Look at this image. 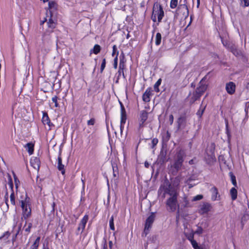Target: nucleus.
Wrapping results in <instances>:
<instances>
[{
  "label": "nucleus",
  "instance_id": "nucleus-20",
  "mask_svg": "<svg viewBox=\"0 0 249 249\" xmlns=\"http://www.w3.org/2000/svg\"><path fill=\"white\" fill-rule=\"evenodd\" d=\"M48 5L50 15L53 16V12L57 9V4L54 1H50Z\"/></svg>",
  "mask_w": 249,
  "mask_h": 249
},
{
  "label": "nucleus",
  "instance_id": "nucleus-23",
  "mask_svg": "<svg viewBox=\"0 0 249 249\" xmlns=\"http://www.w3.org/2000/svg\"><path fill=\"white\" fill-rule=\"evenodd\" d=\"M120 60L119 68L120 69L124 70L125 67V61L124 60V55L123 52L122 53L120 56Z\"/></svg>",
  "mask_w": 249,
  "mask_h": 249
},
{
  "label": "nucleus",
  "instance_id": "nucleus-27",
  "mask_svg": "<svg viewBox=\"0 0 249 249\" xmlns=\"http://www.w3.org/2000/svg\"><path fill=\"white\" fill-rule=\"evenodd\" d=\"M101 47L98 44H96L92 50L90 51V52H93L94 54H97L100 52Z\"/></svg>",
  "mask_w": 249,
  "mask_h": 249
},
{
  "label": "nucleus",
  "instance_id": "nucleus-37",
  "mask_svg": "<svg viewBox=\"0 0 249 249\" xmlns=\"http://www.w3.org/2000/svg\"><path fill=\"white\" fill-rule=\"evenodd\" d=\"M106 59L104 58L102 60V62L101 66V68H100L101 72H102L103 71L106 67Z\"/></svg>",
  "mask_w": 249,
  "mask_h": 249
},
{
  "label": "nucleus",
  "instance_id": "nucleus-18",
  "mask_svg": "<svg viewBox=\"0 0 249 249\" xmlns=\"http://www.w3.org/2000/svg\"><path fill=\"white\" fill-rule=\"evenodd\" d=\"M152 94L151 88L147 89L142 95V100L145 102H149L150 101V96Z\"/></svg>",
  "mask_w": 249,
  "mask_h": 249
},
{
  "label": "nucleus",
  "instance_id": "nucleus-60",
  "mask_svg": "<svg viewBox=\"0 0 249 249\" xmlns=\"http://www.w3.org/2000/svg\"><path fill=\"white\" fill-rule=\"evenodd\" d=\"M103 249H107L106 241H105V244L104 245Z\"/></svg>",
  "mask_w": 249,
  "mask_h": 249
},
{
  "label": "nucleus",
  "instance_id": "nucleus-63",
  "mask_svg": "<svg viewBox=\"0 0 249 249\" xmlns=\"http://www.w3.org/2000/svg\"><path fill=\"white\" fill-rule=\"evenodd\" d=\"M246 88L248 89H249V82L247 83L246 86Z\"/></svg>",
  "mask_w": 249,
  "mask_h": 249
},
{
  "label": "nucleus",
  "instance_id": "nucleus-64",
  "mask_svg": "<svg viewBox=\"0 0 249 249\" xmlns=\"http://www.w3.org/2000/svg\"><path fill=\"white\" fill-rule=\"evenodd\" d=\"M42 249H49V248L48 247L45 246L44 245Z\"/></svg>",
  "mask_w": 249,
  "mask_h": 249
},
{
  "label": "nucleus",
  "instance_id": "nucleus-39",
  "mask_svg": "<svg viewBox=\"0 0 249 249\" xmlns=\"http://www.w3.org/2000/svg\"><path fill=\"white\" fill-rule=\"evenodd\" d=\"M203 198V196L201 195H198L195 196H194L192 199L193 201H197V200H201V199Z\"/></svg>",
  "mask_w": 249,
  "mask_h": 249
},
{
  "label": "nucleus",
  "instance_id": "nucleus-55",
  "mask_svg": "<svg viewBox=\"0 0 249 249\" xmlns=\"http://www.w3.org/2000/svg\"><path fill=\"white\" fill-rule=\"evenodd\" d=\"M118 73H119V75H121L122 73L123 74V76H124V70L123 69H120L119 68V71H118Z\"/></svg>",
  "mask_w": 249,
  "mask_h": 249
},
{
  "label": "nucleus",
  "instance_id": "nucleus-15",
  "mask_svg": "<svg viewBox=\"0 0 249 249\" xmlns=\"http://www.w3.org/2000/svg\"><path fill=\"white\" fill-rule=\"evenodd\" d=\"M57 168L61 171V174L64 175L65 173V166L62 163V158L61 157V152H59V156L57 159Z\"/></svg>",
  "mask_w": 249,
  "mask_h": 249
},
{
  "label": "nucleus",
  "instance_id": "nucleus-21",
  "mask_svg": "<svg viewBox=\"0 0 249 249\" xmlns=\"http://www.w3.org/2000/svg\"><path fill=\"white\" fill-rule=\"evenodd\" d=\"M31 164L35 169H38L39 168L40 161L38 158H35L31 160Z\"/></svg>",
  "mask_w": 249,
  "mask_h": 249
},
{
  "label": "nucleus",
  "instance_id": "nucleus-16",
  "mask_svg": "<svg viewBox=\"0 0 249 249\" xmlns=\"http://www.w3.org/2000/svg\"><path fill=\"white\" fill-rule=\"evenodd\" d=\"M212 209V205L207 202L203 203L200 206V211L202 213H207Z\"/></svg>",
  "mask_w": 249,
  "mask_h": 249
},
{
  "label": "nucleus",
  "instance_id": "nucleus-7",
  "mask_svg": "<svg viewBox=\"0 0 249 249\" xmlns=\"http://www.w3.org/2000/svg\"><path fill=\"white\" fill-rule=\"evenodd\" d=\"M88 219L89 216L88 215H85L81 219L76 231V234L77 235L83 232L85 228V226L88 221Z\"/></svg>",
  "mask_w": 249,
  "mask_h": 249
},
{
  "label": "nucleus",
  "instance_id": "nucleus-46",
  "mask_svg": "<svg viewBox=\"0 0 249 249\" xmlns=\"http://www.w3.org/2000/svg\"><path fill=\"white\" fill-rule=\"evenodd\" d=\"M205 108V107H203L202 109H200L199 110H198V111L197 112V115L199 117H201V116L202 115V114L204 112Z\"/></svg>",
  "mask_w": 249,
  "mask_h": 249
},
{
  "label": "nucleus",
  "instance_id": "nucleus-34",
  "mask_svg": "<svg viewBox=\"0 0 249 249\" xmlns=\"http://www.w3.org/2000/svg\"><path fill=\"white\" fill-rule=\"evenodd\" d=\"M10 235V233L9 231H6L5 232L3 235L0 237V240L4 239L5 240H6L8 238Z\"/></svg>",
  "mask_w": 249,
  "mask_h": 249
},
{
  "label": "nucleus",
  "instance_id": "nucleus-36",
  "mask_svg": "<svg viewBox=\"0 0 249 249\" xmlns=\"http://www.w3.org/2000/svg\"><path fill=\"white\" fill-rule=\"evenodd\" d=\"M191 243L194 249H200L196 240L191 241Z\"/></svg>",
  "mask_w": 249,
  "mask_h": 249
},
{
  "label": "nucleus",
  "instance_id": "nucleus-10",
  "mask_svg": "<svg viewBox=\"0 0 249 249\" xmlns=\"http://www.w3.org/2000/svg\"><path fill=\"white\" fill-rule=\"evenodd\" d=\"M210 192L212 194L211 199L213 201L218 200L220 199V196L219 194L217 188L213 186L211 189Z\"/></svg>",
  "mask_w": 249,
  "mask_h": 249
},
{
  "label": "nucleus",
  "instance_id": "nucleus-19",
  "mask_svg": "<svg viewBox=\"0 0 249 249\" xmlns=\"http://www.w3.org/2000/svg\"><path fill=\"white\" fill-rule=\"evenodd\" d=\"M207 88V85L203 84L202 80L200 82L198 87H197L196 90L201 95L204 93Z\"/></svg>",
  "mask_w": 249,
  "mask_h": 249
},
{
  "label": "nucleus",
  "instance_id": "nucleus-32",
  "mask_svg": "<svg viewBox=\"0 0 249 249\" xmlns=\"http://www.w3.org/2000/svg\"><path fill=\"white\" fill-rule=\"evenodd\" d=\"M109 227H110V229L112 230V231H114L115 230V227H114V217H113V216H112L109 220Z\"/></svg>",
  "mask_w": 249,
  "mask_h": 249
},
{
  "label": "nucleus",
  "instance_id": "nucleus-41",
  "mask_svg": "<svg viewBox=\"0 0 249 249\" xmlns=\"http://www.w3.org/2000/svg\"><path fill=\"white\" fill-rule=\"evenodd\" d=\"M53 103H54V107H58V104L57 103V97L55 96L52 98V99Z\"/></svg>",
  "mask_w": 249,
  "mask_h": 249
},
{
  "label": "nucleus",
  "instance_id": "nucleus-54",
  "mask_svg": "<svg viewBox=\"0 0 249 249\" xmlns=\"http://www.w3.org/2000/svg\"><path fill=\"white\" fill-rule=\"evenodd\" d=\"M40 237H37V238L36 239L35 241L34 242V244H36V245H39V243L40 241Z\"/></svg>",
  "mask_w": 249,
  "mask_h": 249
},
{
  "label": "nucleus",
  "instance_id": "nucleus-8",
  "mask_svg": "<svg viewBox=\"0 0 249 249\" xmlns=\"http://www.w3.org/2000/svg\"><path fill=\"white\" fill-rule=\"evenodd\" d=\"M121 105V124H120V130L121 132L122 133L123 129L124 128V125L125 123L126 120V114L124 107L123 104L121 102H120Z\"/></svg>",
  "mask_w": 249,
  "mask_h": 249
},
{
  "label": "nucleus",
  "instance_id": "nucleus-33",
  "mask_svg": "<svg viewBox=\"0 0 249 249\" xmlns=\"http://www.w3.org/2000/svg\"><path fill=\"white\" fill-rule=\"evenodd\" d=\"M194 232H191L188 234H186V237L190 241L194 240Z\"/></svg>",
  "mask_w": 249,
  "mask_h": 249
},
{
  "label": "nucleus",
  "instance_id": "nucleus-22",
  "mask_svg": "<svg viewBox=\"0 0 249 249\" xmlns=\"http://www.w3.org/2000/svg\"><path fill=\"white\" fill-rule=\"evenodd\" d=\"M202 95L195 90L192 94V97L190 98V102L191 104H193L196 101L199 99Z\"/></svg>",
  "mask_w": 249,
  "mask_h": 249
},
{
  "label": "nucleus",
  "instance_id": "nucleus-58",
  "mask_svg": "<svg viewBox=\"0 0 249 249\" xmlns=\"http://www.w3.org/2000/svg\"><path fill=\"white\" fill-rule=\"evenodd\" d=\"M144 165H145V167H146V168H148L149 167V164L148 163V162L147 161H145V163H144Z\"/></svg>",
  "mask_w": 249,
  "mask_h": 249
},
{
  "label": "nucleus",
  "instance_id": "nucleus-3",
  "mask_svg": "<svg viewBox=\"0 0 249 249\" xmlns=\"http://www.w3.org/2000/svg\"><path fill=\"white\" fill-rule=\"evenodd\" d=\"M20 203L22 209L23 216L25 219H27L31 214V209L30 207V198L26 194L24 200H21Z\"/></svg>",
  "mask_w": 249,
  "mask_h": 249
},
{
  "label": "nucleus",
  "instance_id": "nucleus-61",
  "mask_svg": "<svg viewBox=\"0 0 249 249\" xmlns=\"http://www.w3.org/2000/svg\"><path fill=\"white\" fill-rule=\"evenodd\" d=\"M112 241H109V248H112Z\"/></svg>",
  "mask_w": 249,
  "mask_h": 249
},
{
  "label": "nucleus",
  "instance_id": "nucleus-35",
  "mask_svg": "<svg viewBox=\"0 0 249 249\" xmlns=\"http://www.w3.org/2000/svg\"><path fill=\"white\" fill-rule=\"evenodd\" d=\"M119 54V52H117V55L115 58L114 59V63H113V67L114 69H116L117 68L118 66V55Z\"/></svg>",
  "mask_w": 249,
  "mask_h": 249
},
{
  "label": "nucleus",
  "instance_id": "nucleus-62",
  "mask_svg": "<svg viewBox=\"0 0 249 249\" xmlns=\"http://www.w3.org/2000/svg\"><path fill=\"white\" fill-rule=\"evenodd\" d=\"M55 206V204L54 202H53V204H52V207H53V211H54V207Z\"/></svg>",
  "mask_w": 249,
  "mask_h": 249
},
{
  "label": "nucleus",
  "instance_id": "nucleus-2",
  "mask_svg": "<svg viewBox=\"0 0 249 249\" xmlns=\"http://www.w3.org/2000/svg\"><path fill=\"white\" fill-rule=\"evenodd\" d=\"M48 28L44 33L42 36V39L44 41L49 43L51 40L52 36L51 34L53 32V29L56 27V21L53 19V16H50L49 18L47 19Z\"/></svg>",
  "mask_w": 249,
  "mask_h": 249
},
{
  "label": "nucleus",
  "instance_id": "nucleus-56",
  "mask_svg": "<svg viewBox=\"0 0 249 249\" xmlns=\"http://www.w3.org/2000/svg\"><path fill=\"white\" fill-rule=\"evenodd\" d=\"M221 41H222V42L223 45L224 46L228 48V45H229V44H228V43H227V42H224L223 41V38H222V37H221Z\"/></svg>",
  "mask_w": 249,
  "mask_h": 249
},
{
  "label": "nucleus",
  "instance_id": "nucleus-48",
  "mask_svg": "<svg viewBox=\"0 0 249 249\" xmlns=\"http://www.w3.org/2000/svg\"><path fill=\"white\" fill-rule=\"evenodd\" d=\"M32 227V224L31 223H29L28 225V227L25 229V231L29 232L30 231Z\"/></svg>",
  "mask_w": 249,
  "mask_h": 249
},
{
  "label": "nucleus",
  "instance_id": "nucleus-51",
  "mask_svg": "<svg viewBox=\"0 0 249 249\" xmlns=\"http://www.w3.org/2000/svg\"><path fill=\"white\" fill-rule=\"evenodd\" d=\"M156 14L152 13V15L151 16V19L153 22H155L156 21Z\"/></svg>",
  "mask_w": 249,
  "mask_h": 249
},
{
  "label": "nucleus",
  "instance_id": "nucleus-14",
  "mask_svg": "<svg viewBox=\"0 0 249 249\" xmlns=\"http://www.w3.org/2000/svg\"><path fill=\"white\" fill-rule=\"evenodd\" d=\"M148 118V113L145 110H142L140 117V127H143V124Z\"/></svg>",
  "mask_w": 249,
  "mask_h": 249
},
{
  "label": "nucleus",
  "instance_id": "nucleus-47",
  "mask_svg": "<svg viewBox=\"0 0 249 249\" xmlns=\"http://www.w3.org/2000/svg\"><path fill=\"white\" fill-rule=\"evenodd\" d=\"M14 177L15 179V183L16 185V187L17 188L18 187V185L19 184V181L17 177L16 176L15 174L14 173Z\"/></svg>",
  "mask_w": 249,
  "mask_h": 249
},
{
  "label": "nucleus",
  "instance_id": "nucleus-31",
  "mask_svg": "<svg viewBox=\"0 0 249 249\" xmlns=\"http://www.w3.org/2000/svg\"><path fill=\"white\" fill-rule=\"evenodd\" d=\"M178 4V0H171L170 6L172 9L176 8Z\"/></svg>",
  "mask_w": 249,
  "mask_h": 249
},
{
  "label": "nucleus",
  "instance_id": "nucleus-4",
  "mask_svg": "<svg viewBox=\"0 0 249 249\" xmlns=\"http://www.w3.org/2000/svg\"><path fill=\"white\" fill-rule=\"evenodd\" d=\"M166 205L167 210L171 212H175L177 208H179V205L177 200V195L170 196L166 201Z\"/></svg>",
  "mask_w": 249,
  "mask_h": 249
},
{
  "label": "nucleus",
  "instance_id": "nucleus-12",
  "mask_svg": "<svg viewBox=\"0 0 249 249\" xmlns=\"http://www.w3.org/2000/svg\"><path fill=\"white\" fill-rule=\"evenodd\" d=\"M228 49L235 56H238L242 54V52L238 50L234 44H230L228 46Z\"/></svg>",
  "mask_w": 249,
  "mask_h": 249
},
{
  "label": "nucleus",
  "instance_id": "nucleus-43",
  "mask_svg": "<svg viewBox=\"0 0 249 249\" xmlns=\"http://www.w3.org/2000/svg\"><path fill=\"white\" fill-rule=\"evenodd\" d=\"M95 123V119L94 118H91L87 122L88 125H93Z\"/></svg>",
  "mask_w": 249,
  "mask_h": 249
},
{
  "label": "nucleus",
  "instance_id": "nucleus-57",
  "mask_svg": "<svg viewBox=\"0 0 249 249\" xmlns=\"http://www.w3.org/2000/svg\"><path fill=\"white\" fill-rule=\"evenodd\" d=\"M189 163L190 164H194V159H192L190 160L189 161Z\"/></svg>",
  "mask_w": 249,
  "mask_h": 249
},
{
  "label": "nucleus",
  "instance_id": "nucleus-45",
  "mask_svg": "<svg viewBox=\"0 0 249 249\" xmlns=\"http://www.w3.org/2000/svg\"><path fill=\"white\" fill-rule=\"evenodd\" d=\"M158 140L157 138H154L152 141V148H153L158 143Z\"/></svg>",
  "mask_w": 249,
  "mask_h": 249
},
{
  "label": "nucleus",
  "instance_id": "nucleus-11",
  "mask_svg": "<svg viewBox=\"0 0 249 249\" xmlns=\"http://www.w3.org/2000/svg\"><path fill=\"white\" fill-rule=\"evenodd\" d=\"M186 117L185 116H180L178 119V129H184L186 125Z\"/></svg>",
  "mask_w": 249,
  "mask_h": 249
},
{
  "label": "nucleus",
  "instance_id": "nucleus-5",
  "mask_svg": "<svg viewBox=\"0 0 249 249\" xmlns=\"http://www.w3.org/2000/svg\"><path fill=\"white\" fill-rule=\"evenodd\" d=\"M162 189L164 191V197L165 196L164 195L166 194L169 195L170 196L177 195L175 189L168 181H165L163 186H160V189L159 190V192L160 191H161Z\"/></svg>",
  "mask_w": 249,
  "mask_h": 249
},
{
  "label": "nucleus",
  "instance_id": "nucleus-52",
  "mask_svg": "<svg viewBox=\"0 0 249 249\" xmlns=\"http://www.w3.org/2000/svg\"><path fill=\"white\" fill-rule=\"evenodd\" d=\"M112 49H113V51H112V55L114 56V55L117 52V48L116 46L115 45H113Z\"/></svg>",
  "mask_w": 249,
  "mask_h": 249
},
{
  "label": "nucleus",
  "instance_id": "nucleus-25",
  "mask_svg": "<svg viewBox=\"0 0 249 249\" xmlns=\"http://www.w3.org/2000/svg\"><path fill=\"white\" fill-rule=\"evenodd\" d=\"M230 195L231 197V199L234 200L237 198V191L235 188H232L230 190Z\"/></svg>",
  "mask_w": 249,
  "mask_h": 249
},
{
  "label": "nucleus",
  "instance_id": "nucleus-1",
  "mask_svg": "<svg viewBox=\"0 0 249 249\" xmlns=\"http://www.w3.org/2000/svg\"><path fill=\"white\" fill-rule=\"evenodd\" d=\"M185 156V152L182 149L177 152L174 157V163L171 165L170 170L172 175H176L178 171L181 169Z\"/></svg>",
  "mask_w": 249,
  "mask_h": 249
},
{
  "label": "nucleus",
  "instance_id": "nucleus-44",
  "mask_svg": "<svg viewBox=\"0 0 249 249\" xmlns=\"http://www.w3.org/2000/svg\"><path fill=\"white\" fill-rule=\"evenodd\" d=\"M226 134L227 135V136H228V140H230V139H231V134H230V130L229 129V128H228V123L226 124Z\"/></svg>",
  "mask_w": 249,
  "mask_h": 249
},
{
  "label": "nucleus",
  "instance_id": "nucleus-40",
  "mask_svg": "<svg viewBox=\"0 0 249 249\" xmlns=\"http://www.w3.org/2000/svg\"><path fill=\"white\" fill-rule=\"evenodd\" d=\"M203 230L201 227H198L197 230L194 232L195 234H200L203 233Z\"/></svg>",
  "mask_w": 249,
  "mask_h": 249
},
{
  "label": "nucleus",
  "instance_id": "nucleus-42",
  "mask_svg": "<svg viewBox=\"0 0 249 249\" xmlns=\"http://www.w3.org/2000/svg\"><path fill=\"white\" fill-rule=\"evenodd\" d=\"M231 182H232L233 185H234L235 186H236L237 183H236L235 177L232 174H231Z\"/></svg>",
  "mask_w": 249,
  "mask_h": 249
},
{
  "label": "nucleus",
  "instance_id": "nucleus-29",
  "mask_svg": "<svg viewBox=\"0 0 249 249\" xmlns=\"http://www.w3.org/2000/svg\"><path fill=\"white\" fill-rule=\"evenodd\" d=\"M170 134L167 131L162 136V140L165 142H168L170 138Z\"/></svg>",
  "mask_w": 249,
  "mask_h": 249
},
{
  "label": "nucleus",
  "instance_id": "nucleus-17",
  "mask_svg": "<svg viewBox=\"0 0 249 249\" xmlns=\"http://www.w3.org/2000/svg\"><path fill=\"white\" fill-rule=\"evenodd\" d=\"M42 122L44 124L48 125L50 129H51L52 126H53V124L51 123L49 116L46 112H44L43 114Z\"/></svg>",
  "mask_w": 249,
  "mask_h": 249
},
{
  "label": "nucleus",
  "instance_id": "nucleus-53",
  "mask_svg": "<svg viewBox=\"0 0 249 249\" xmlns=\"http://www.w3.org/2000/svg\"><path fill=\"white\" fill-rule=\"evenodd\" d=\"M38 246L37 245H36V244H33L31 248L30 249H38Z\"/></svg>",
  "mask_w": 249,
  "mask_h": 249
},
{
  "label": "nucleus",
  "instance_id": "nucleus-13",
  "mask_svg": "<svg viewBox=\"0 0 249 249\" xmlns=\"http://www.w3.org/2000/svg\"><path fill=\"white\" fill-rule=\"evenodd\" d=\"M235 84L232 82H230L226 84V90L230 94H233L235 91Z\"/></svg>",
  "mask_w": 249,
  "mask_h": 249
},
{
  "label": "nucleus",
  "instance_id": "nucleus-9",
  "mask_svg": "<svg viewBox=\"0 0 249 249\" xmlns=\"http://www.w3.org/2000/svg\"><path fill=\"white\" fill-rule=\"evenodd\" d=\"M155 219V215L154 213H152L146 219L144 231L145 232V234H147L148 233V231L151 228V225H152Z\"/></svg>",
  "mask_w": 249,
  "mask_h": 249
},
{
  "label": "nucleus",
  "instance_id": "nucleus-26",
  "mask_svg": "<svg viewBox=\"0 0 249 249\" xmlns=\"http://www.w3.org/2000/svg\"><path fill=\"white\" fill-rule=\"evenodd\" d=\"M161 35L160 33H157L156 36L155 44L157 46L160 45L161 43Z\"/></svg>",
  "mask_w": 249,
  "mask_h": 249
},
{
  "label": "nucleus",
  "instance_id": "nucleus-50",
  "mask_svg": "<svg viewBox=\"0 0 249 249\" xmlns=\"http://www.w3.org/2000/svg\"><path fill=\"white\" fill-rule=\"evenodd\" d=\"M169 122H170V124L171 125L173 124V121H174V116L172 114H170L169 115Z\"/></svg>",
  "mask_w": 249,
  "mask_h": 249
},
{
  "label": "nucleus",
  "instance_id": "nucleus-30",
  "mask_svg": "<svg viewBox=\"0 0 249 249\" xmlns=\"http://www.w3.org/2000/svg\"><path fill=\"white\" fill-rule=\"evenodd\" d=\"M161 79L160 78L155 84V85L154 86V89L155 90L156 92H159L160 91V89H159V87L161 84Z\"/></svg>",
  "mask_w": 249,
  "mask_h": 249
},
{
  "label": "nucleus",
  "instance_id": "nucleus-38",
  "mask_svg": "<svg viewBox=\"0 0 249 249\" xmlns=\"http://www.w3.org/2000/svg\"><path fill=\"white\" fill-rule=\"evenodd\" d=\"M10 197L11 204L13 205H15V195L13 192L10 195Z\"/></svg>",
  "mask_w": 249,
  "mask_h": 249
},
{
  "label": "nucleus",
  "instance_id": "nucleus-6",
  "mask_svg": "<svg viewBox=\"0 0 249 249\" xmlns=\"http://www.w3.org/2000/svg\"><path fill=\"white\" fill-rule=\"evenodd\" d=\"M153 13L156 14L158 16L159 22H161L164 15V13L162 6L158 2L155 3L153 8Z\"/></svg>",
  "mask_w": 249,
  "mask_h": 249
},
{
  "label": "nucleus",
  "instance_id": "nucleus-24",
  "mask_svg": "<svg viewBox=\"0 0 249 249\" xmlns=\"http://www.w3.org/2000/svg\"><path fill=\"white\" fill-rule=\"evenodd\" d=\"M28 152L30 155H32L34 150V144L32 143H28L25 146Z\"/></svg>",
  "mask_w": 249,
  "mask_h": 249
},
{
  "label": "nucleus",
  "instance_id": "nucleus-28",
  "mask_svg": "<svg viewBox=\"0 0 249 249\" xmlns=\"http://www.w3.org/2000/svg\"><path fill=\"white\" fill-rule=\"evenodd\" d=\"M185 9L186 11V12H187V15H188V13H189V10H188V7L186 4V2H185V0H184V3H182V4H180L178 7V9Z\"/></svg>",
  "mask_w": 249,
  "mask_h": 249
},
{
  "label": "nucleus",
  "instance_id": "nucleus-59",
  "mask_svg": "<svg viewBox=\"0 0 249 249\" xmlns=\"http://www.w3.org/2000/svg\"><path fill=\"white\" fill-rule=\"evenodd\" d=\"M47 18H45L44 20H42V21H41L40 22V25H42L43 24H44V23L45 22H47Z\"/></svg>",
  "mask_w": 249,
  "mask_h": 249
},
{
  "label": "nucleus",
  "instance_id": "nucleus-49",
  "mask_svg": "<svg viewBox=\"0 0 249 249\" xmlns=\"http://www.w3.org/2000/svg\"><path fill=\"white\" fill-rule=\"evenodd\" d=\"M241 1V2L242 3V1H244V7H248L249 6V0H240Z\"/></svg>",
  "mask_w": 249,
  "mask_h": 249
}]
</instances>
